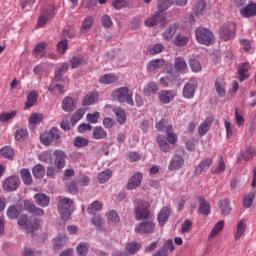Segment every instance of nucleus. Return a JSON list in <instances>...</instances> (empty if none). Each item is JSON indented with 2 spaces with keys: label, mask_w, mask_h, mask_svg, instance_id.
<instances>
[{
  "label": "nucleus",
  "mask_w": 256,
  "mask_h": 256,
  "mask_svg": "<svg viewBox=\"0 0 256 256\" xmlns=\"http://www.w3.org/2000/svg\"><path fill=\"white\" fill-rule=\"evenodd\" d=\"M227 83L225 82V78H217L215 82V89L217 92V95L219 97H225L226 95V87Z\"/></svg>",
  "instance_id": "obj_22"
},
{
  "label": "nucleus",
  "mask_w": 256,
  "mask_h": 256,
  "mask_svg": "<svg viewBox=\"0 0 256 256\" xmlns=\"http://www.w3.org/2000/svg\"><path fill=\"white\" fill-rule=\"evenodd\" d=\"M62 109L66 111V113H71L75 109V103L73 102V98L66 97L62 101Z\"/></svg>",
  "instance_id": "obj_32"
},
{
  "label": "nucleus",
  "mask_w": 256,
  "mask_h": 256,
  "mask_svg": "<svg viewBox=\"0 0 256 256\" xmlns=\"http://www.w3.org/2000/svg\"><path fill=\"white\" fill-rule=\"evenodd\" d=\"M24 207H25L26 211H28V213H32V215H40L41 216V215L45 214V211H43V209L35 207V205L31 204L29 201L24 202Z\"/></svg>",
  "instance_id": "obj_28"
},
{
  "label": "nucleus",
  "mask_w": 256,
  "mask_h": 256,
  "mask_svg": "<svg viewBox=\"0 0 256 256\" xmlns=\"http://www.w3.org/2000/svg\"><path fill=\"white\" fill-rule=\"evenodd\" d=\"M178 29H179V23L171 24L163 34L165 41H171L173 39V35L177 33Z\"/></svg>",
  "instance_id": "obj_26"
},
{
  "label": "nucleus",
  "mask_w": 256,
  "mask_h": 256,
  "mask_svg": "<svg viewBox=\"0 0 256 256\" xmlns=\"http://www.w3.org/2000/svg\"><path fill=\"white\" fill-rule=\"evenodd\" d=\"M219 207H220L221 215H223L224 217H226V215L231 214V202H229V200L227 199L220 200Z\"/></svg>",
  "instance_id": "obj_27"
},
{
  "label": "nucleus",
  "mask_w": 256,
  "mask_h": 256,
  "mask_svg": "<svg viewBox=\"0 0 256 256\" xmlns=\"http://www.w3.org/2000/svg\"><path fill=\"white\" fill-rule=\"evenodd\" d=\"M174 67L178 73H185V71L188 69L187 62L185 59H183V57L175 58Z\"/></svg>",
  "instance_id": "obj_24"
},
{
  "label": "nucleus",
  "mask_w": 256,
  "mask_h": 256,
  "mask_svg": "<svg viewBox=\"0 0 256 256\" xmlns=\"http://www.w3.org/2000/svg\"><path fill=\"white\" fill-rule=\"evenodd\" d=\"M136 205L135 218L137 221H141L143 219H147V221L138 224L135 227V231L143 234L153 233L155 231V223H153L151 212H149V207H151V204L142 200H136Z\"/></svg>",
  "instance_id": "obj_1"
},
{
  "label": "nucleus",
  "mask_w": 256,
  "mask_h": 256,
  "mask_svg": "<svg viewBox=\"0 0 256 256\" xmlns=\"http://www.w3.org/2000/svg\"><path fill=\"white\" fill-rule=\"evenodd\" d=\"M119 221V214H117L114 210H111L108 213V222L110 223V225H117Z\"/></svg>",
  "instance_id": "obj_56"
},
{
  "label": "nucleus",
  "mask_w": 256,
  "mask_h": 256,
  "mask_svg": "<svg viewBox=\"0 0 256 256\" xmlns=\"http://www.w3.org/2000/svg\"><path fill=\"white\" fill-rule=\"evenodd\" d=\"M199 202H200V206L198 210L199 213L207 217V215L211 213V206L209 205V202L205 201V198H203L202 196L199 197Z\"/></svg>",
  "instance_id": "obj_25"
},
{
  "label": "nucleus",
  "mask_w": 256,
  "mask_h": 256,
  "mask_svg": "<svg viewBox=\"0 0 256 256\" xmlns=\"http://www.w3.org/2000/svg\"><path fill=\"white\" fill-rule=\"evenodd\" d=\"M165 129L168 143H170V145H175V143H177V134L173 132V126L168 125Z\"/></svg>",
  "instance_id": "obj_30"
},
{
  "label": "nucleus",
  "mask_w": 256,
  "mask_h": 256,
  "mask_svg": "<svg viewBox=\"0 0 256 256\" xmlns=\"http://www.w3.org/2000/svg\"><path fill=\"white\" fill-rule=\"evenodd\" d=\"M249 69H251V66L249 65V62L242 63L238 67V79L239 81H245L249 79Z\"/></svg>",
  "instance_id": "obj_16"
},
{
  "label": "nucleus",
  "mask_w": 256,
  "mask_h": 256,
  "mask_svg": "<svg viewBox=\"0 0 256 256\" xmlns=\"http://www.w3.org/2000/svg\"><path fill=\"white\" fill-rule=\"evenodd\" d=\"M196 89L197 81L190 80L183 88V97H185V99H193Z\"/></svg>",
  "instance_id": "obj_9"
},
{
  "label": "nucleus",
  "mask_w": 256,
  "mask_h": 256,
  "mask_svg": "<svg viewBox=\"0 0 256 256\" xmlns=\"http://www.w3.org/2000/svg\"><path fill=\"white\" fill-rule=\"evenodd\" d=\"M113 113H115L118 123L120 125H125L127 121V114H125V110L121 108H114Z\"/></svg>",
  "instance_id": "obj_34"
},
{
  "label": "nucleus",
  "mask_w": 256,
  "mask_h": 256,
  "mask_svg": "<svg viewBox=\"0 0 256 256\" xmlns=\"http://www.w3.org/2000/svg\"><path fill=\"white\" fill-rule=\"evenodd\" d=\"M112 176L113 172L111 170H105L98 175V181L99 183H107V181H109Z\"/></svg>",
  "instance_id": "obj_46"
},
{
  "label": "nucleus",
  "mask_w": 256,
  "mask_h": 256,
  "mask_svg": "<svg viewBox=\"0 0 256 256\" xmlns=\"http://www.w3.org/2000/svg\"><path fill=\"white\" fill-rule=\"evenodd\" d=\"M20 175L24 185H31V183H33V177L31 176V172L29 171V169H22L20 171Z\"/></svg>",
  "instance_id": "obj_37"
},
{
  "label": "nucleus",
  "mask_w": 256,
  "mask_h": 256,
  "mask_svg": "<svg viewBox=\"0 0 256 256\" xmlns=\"http://www.w3.org/2000/svg\"><path fill=\"white\" fill-rule=\"evenodd\" d=\"M0 153L5 157V159H13L15 155L13 149L9 146H4L2 149H0Z\"/></svg>",
  "instance_id": "obj_52"
},
{
  "label": "nucleus",
  "mask_w": 256,
  "mask_h": 256,
  "mask_svg": "<svg viewBox=\"0 0 256 256\" xmlns=\"http://www.w3.org/2000/svg\"><path fill=\"white\" fill-rule=\"evenodd\" d=\"M205 7H207V4L205 1H199L195 4L193 11L195 15H203V11H205Z\"/></svg>",
  "instance_id": "obj_51"
},
{
  "label": "nucleus",
  "mask_w": 256,
  "mask_h": 256,
  "mask_svg": "<svg viewBox=\"0 0 256 256\" xmlns=\"http://www.w3.org/2000/svg\"><path fill=\"white\" fill-rule=\"evenodd\" d=\"M74 145L78 148L87 147V145H89V140L83 137H76L74 140Z\"/></svg>",
  "instance_id": "obj_64"
},
{
  "label": "nucleus",
  "mask_w": 256,
  "mask_h": 256,
  "mask_svg": "<svg viewBox=\"0 0 256 256\" xmlns=\"http://www.w3.org/2000/svg\"><path fill=\"white\" fill-rule=\"evenodd\" d=\"M68 69H69V64L67 63L62 64L61 67L56 71L55 80L56 81L61 80V77H63V73H66Z\"/></svg>",
  "instance_id": "obj_59"
},
{
  "label": "nucleus",
  "mask_w": 256,
  "mask_h": 256,
  "mask_svg": "<svg viewBox=\"0 0 256 256\" xmlns=\"http://www.w3.org/2000/svg\"><path fill=\"white\" fill-rule=\"evenodd\" d=\"M112 99L118 101V103H128V105H135L133 101V91L127 87H120L115 89L111 94Z\"/></svg>",
  "instance_id": "obj_3"
},
{
  "label": "nucleus",
  "mask_w": 256,
  "mask_h": 256,
  "mask_svg": "<svg viewBox=\"0 0 256 256\" xmlns=\"http://www.w3.org/2000/svg\"><path fill=\"white\" fill-rule=\"evenodd\" d=\"M54 157V165L58 171H61V169L65 168V159H67V154L62 150H56L54 152Z\"/></svg>",
  "instance_id": "obj_10"
},
{
  "label": "nucleus",
  "mask_w": 256,
  "mask_h": 256,
  "mask_svg": "<svg viewBox=\"0 0 256 256\" xmlns=\"http://www.w3.org/2000/svg\"><path fill=\"white\" fill-rule=\"evenodd\" d=\"M171 5L184 7V5H187V0H158V13L145 21L146 27H153L157 25V23L167 25V19L165 18L163 11H167Z\"/></svg>",
  "instance_id": "obj_2"
},
{
  "label": "nucleus",
  "mask_w": 256,
  "mask_h": 256,
  "mask_svg": "<svg viewBox=\"0 0 256 256\" xmlns=\"http://www.w3.org/2000/svg\"><path fill=\"white\" fill-rule=\"evenodd\" d=\"M45 119L42 113H32L28 119L29 125H39Z\"/></svg>",
  "instance_id": "obj_39"
},
{
  "label": "nucleus",
  "mask_w": 256,
  "mask_h": 256,
  "mask_svg": "<svg viewBox=\"0 0 256 256\" xmlns=\"http://www.w3.org/2000/svg\"><path fill=\"white\" fill-rule=\"evenodd\" d=\"M99 101V92H89L82 100L83 107H89V105H95Z\"/></svg>",
  "instance_id": "obj_14"
},
{
  "label": "nucleus",
  "mask_w": 256,
  "mask_h": 256,
  "mask_svg": "<svg viewBox=\"0 0 256 256\" xmlns=\"http://www.w3.org/2000/svg\"><path fill=\"white\" fill-rule=\"evenodd\" d=\"M213 116L207 117L198 127V133L200 137L207 135V131L211 129V125H213Z\"/></svg>",
  "instance_id": "obj_15"
},
{
  "label": "nucleus",
  "mask_w": 256,
  "mask_h": 256,
  "mask_svg": "<svg viewBox=\"0 0 256 256\" xmlns=\"http://www.w3.org/2000/svg\"><path fill=\"white\" fill-rule=\"evenodd\" d=\"M240 14L242 17H245L246 19L255 17L256 16V3L250 2L249 4L244 6L242 9H240Z\"/></svg>",
  "instance_id": "obj_13"
},
{
  "label": "nucleus",
  "mask_w": 256,
  "mask_h": 256,
  "mask_svg": "<svg viewBox=\"0 0 256 256\" xmlns=\"http://www.w3.org/2000/svg\"><path fill=\"white\" fill-rule=\"evenodd\" d=\"M73 206V200L69 198H63L58 202V211L63 221H67L71 217V207Z\"/></svg>",
  "instance_id": "obj_6"
},
{
  "label": "nucleus",
  "mask_w": 256,
  "mask_h": 256,
  "mask_svg": "<svg viewBox=\"0 0 256 256\" xmlns=\"http://www.w3.org/2000/svg\"><path fill=\"white\" fill-rule=\"evenodd\" d=\"M61 139V132L59 129L53 127L49 131H45L40 135V142L42 145L49 147L52 143H59Z\"/></svg>",
  "instance_id": "obj_4"
},
{
  "label": "nucleus",
  "mask_w": 256,
  "mask_h": 256,
  "mask_svg": "<svg viewBox=\"0 0 256 256\" xmlns=\"http://www.w3.org/2000/svg\"><path fill=\"white\" fill-rule=\"evenodd\" d=\"M190 68L194 73H199L203 69L201 63H199L196 59H191L189 62Z\"/></svg>",
  "instance_id": "obj_62"
},
{
  "label": "nucleus",
  "mask_w": 256,
  "mask_h": 256,
  "mask_svg": "<svg viewBox=\"0 0 256 256\" xmlns=\"http://www.w3.org/2000/svg\"><path fill=\"white\" fill-rule=\"evenodd\" d=\"M211 165H213V159L206 158L202 160L199 166L196 168V173L201 174L203 171H207Z\"/></svg>",
  "instance_id": "obj_33"
},
{
  "label": "nucleus",
  "mask_w": 256,
  "mask_h": 256,
  "mask_svg": "<svg viewBox=\"0 0 256 256\" xmlns=\"http://www.w3.org/2000/svg\"><path fill=\"white\" fill-rule=\"evenodd\" d=\"M100 117L101 114L99 112L88 113L86 115V121H88V123L95 124L97 121H99Z\"/></svg>",
  "instance_id": "obj_60"
},
{
  "label": "nucleus",
  "mask_w": 256,
  "mask_h": 256,
  "mask_svg": "<svg viewBox=\"0 0 256 256\" xmlns=\"http://www.w3.org/2000/svg\"><path fill=\"white\" fill-rule=\"evenodd\" d=\"M191 229H193V222L190 220H185L181 225V234L185 235L190 233Z\"/></svg>",
  "instance_id": "obj_55"
},
{
  "label": "nucleus",
  "mask_w": 256,
  "mask_h": 256,
  "mask_svg": "<svg viewBox=\"0 0 256 256\" xmlns=\"http://www.w3.org/2000/svg\"><path fill=\"white\" fill-rule=\"evenodd\" d=\"M139 249H141V244L137 242H131L127 244L125 247V251L127 255H135V253H137Z\"/></svg>",
  "instance_id": "obj_38"
},
{
  "label": "nucleus",
  "mask_w": 256,
  "mask_h": 256,
  "mask_svg": "<svg viewBox=\"0 0 256 256\" xmlns=\"http://www.w3.org/2000/svg\"><path fill=\"white\" fill-rule=\"evenodd\" d=\"M176 95L177 93L174 90H162L159 92V100L164 105H168L175 99Z\"/></svg>",
  "instance_id": "obj_12"
},
{
  "label": "nucleus",
  "mask_w": 256,
  "mask_h": 256,
  "mask_svg": "<svg viewBox=\"0 0 256 256\" xmlns=\"http://www.w3.org/2000/svg\"><path fill=\"white\" fill-rule=\"evenodd\" d=\"M93 137L96 140L105 139L107 137V132L103 129V127H95L93 130Z\"/></svg>",
  "instance_id": "obj_48"
},
{
  "label": "nucleus",
  "mask_w": 256,
  "mask_h": 256,
  "mask_svg": "<svg viewBox=\"0 0 256 256\" xmlns=\"http://www.w3.org/2000/svg\"><path fill=\"white\" fill-rule=\"evenodd\" d=\"M195 35L196 40L200 43V45H213L215 41V36L213 35V32H211L207 28H197Z\"/></svg>",
  "instance_id": "obj_5"
},
{
  "label": "nucleus",
  "mask_w": 256,
  "mask_h": 256,
  "mask_svg": "<svg viewBox=\"0 0 256 256\" xmlns=\"http://www.w3.org/2000/svg\"><path fill=\"white\" fill-rule=\"evenodd\" d=\"M37 99H39V92L38 91H31L27 95V101L25 102L24 109H31L37 103Z\"/></svg>",
  "instance_id": "obj_21"
},
{
  "label": "nucleus",
  "mask_w": 256,
  "mask_h": 256,
  "mask_svg": "<svg viewBox=\"0 0 256 256\" xmlns=\"http://www.w3.org/2000/svg\"><path fill=\"white\" fill-rule=\"evenodd\" d=\"M224 227H225V221H223V220L218 221L214 225V227L212 228V230H211V232H210V234L208 236L209 241H211V239H215V237H217V235L221 231H223Z\"/></svg>",
  "instance_id": "obj_23"
},
{
  "label": "nucleus",
  "mask_w": 256,
  "mask_h": 256,
  "mask_svg": "<svg viewBox=\"0 0 256 256\" xmlns=\"http://www.w3.org/2000/svg\"><path fill=\"white\" fill-rule=\"evenodd\" d=\"M17 117V110H13L12 112H2L0 113V123H9L12 119Z\"/></svg>",
  "instance_id": "obj_35"
},
{
  "label": "nucleus",
  "mask_w": 256,
  "mask_h": 256,
  "mask_svg": "<svg viewBox=\"0 0 256 256\" xmlns=\"http://www.w3.org/2000/svg\"><path fill=\"white\" fill-rule=\"evenodd\" d=\"M115 81H117L115 74H105L99 79V82L102 85H111V83H115Z\"/></svg>",
  "instance_id": "obj_42"
},
{
  "label": "nucleus",
  "mask_w": 256,
  "mask_h": 256,
  "mask_svg": "<svg viewBox=\"0 0 256 256\" xmlns=\"http://www.w3.org/2000/svg\"><path fill=\"white\" fill-rule=\"evenodd\" d=\"M101 209H103V204L99 201H94L88 208L87 212L90 213V215H95V213H99Z\"/></svg>",
  "instance_id": "obj_47"
},
{
  "label": "nucleus",
  "mask_w": 256,
  "mask_h": 256,
  "mask_svg": "<svg viewBox=\"0 0 256 256\" xmlns=\"http://www.w3.org/2000/svg\"><path fill=\"white\" fill-rule=\"evenodd\" d=\"M69 48V43L67 42V40H61L58 44H57V51L60 55H64V53L67 52V49Z\"/></svg>",
  "instance_id": "obj_57"
},
{
  "label": "nucleus",
  "mask_w": 256,
  "mask_h": 256,
  "mask_svg": "<svg viewBox=\"0 0 256 256\" xmlns=\"http://www.w3.org/2000/svg\"><path fill=\"white\" fill-rule=\"evenodd\" d=\"M19 183H21V181L19 180V177L10 176L7 179H5L3 183V189L8 193L11 191H17V189H19Z\"/></svg>",
  "instance_id": "obj_8"
},
{
  "label": "nucleus",
  "mask_w": 256,
  "mask_h": 256,
  "mask_svg": "<svg viewBox=\"0 0 256 256\" xmlns=\"http://www.w3.org/2000/svg\"><path fill=\"white\" fill-rule=\"evenodd\" d=\"M183 165H185V160L183 159V157L176 155L170 161L168 169L169 171H177L178 169H181Z\"/></svg>",
  "instance_id": "obj_19"
},
{
  "label": "nucleus",
  "mask_w": 256,
  "mask_h": 256,
  "mask_svg": "<svg viewBox=\"0 0 256 256\" xmlns=\"http://www.w3.org/2000/svg\"><path fill=\"white\" fill-rule=\"evenodd\" d=\"M32 173L36 179H43L45 177V166L37 164L33 167Z\"/></svg>",
  "instance_id": "obj_36"
},
{
  "label": "nucleus",
  "mask_w": 256,
  "mask_h": 256,
  "mask_svg": "<svg viewBox=\"0 0 256 256\" xmlns=\"http://www.w3.org/2000/svg\"><path fill=\"white\" fill-rule=\"evenodd\" d=\"M220 38L223 41H231L235 37V27L233 26H222L219 31Z\"/></svg>",
  "instance_id": "obj_11"
},
{
  "label": "nucleus",
  "mask_w": 256,
  "mask_h": 256,
  "mask_svg": "<svg viewBox=\"0 0 256 256\" xmlns=\"http://www.w3.org/2000/svg\"><path fill=\"white\" fill-rule=\"evenodd\" d=\"M29 135V132L26 128H20L16 131L15 139L16 141H23Z\"/></svg>",
  "instance_id": "obj_61"
},
{
  "label": "nucleus",
  "mask_w": 256,
  "mask_h": 256,
  "mask_svg": "<svg viewBox=\"0 0 256 256\" xmlns=\"http://www.w3.org/2000/svg\"><path fill=\"white\" fill-rule=\"evenodd\" d=\"M92 26H93V17L89 16L85 18V20L82 23V28H81L82 33H87V31L90 30Z\"/></svg>",
  "instance_id": "obj_53"
},
{
  "label": "nucleus",
  "mask_w": 256,
  "mask_h": 256,
  "mask_svg": "<svg viewBox=\"0 0 256 256\" xmlns=\"http://www.w3.org/2000/svg\"><path fill=\"white\" fill-rule=\"evenodd\" d=\"M20 213L21 210H19V207L10 206L7 211V216L9 217V219H17Z\"/></svg>",
  "instance_id": "obj_50"
},
{
  "label": "nucleus",
  "mask_w": 256,
  "mask_h": 256,
  "mask_svg": "<svg viewBox=\"0 0 256 256\" xmlns=\"http://www.w3.org/2000/svg\"><path fill=\"white\" fill-rule=\"evenodd\" d=\"M256 152L255 149L248 147L241 153V158L243 161H251L253 157H255Z\"/></svg>",
  "instance_id": "obj_41"
},
{
  "label": "nucleus",
  "mask_w": 256,
  "mask_h": 256,
  "mask_svg": "<svg viewBox=\"0 0 256 256\" xmlns=\"http://www.w3.org/2000/svg\"><path fill=\"white\" fill-rule=\"evenodd\" d=\"M166 63L164 59H154L151 60L147 65V71L150 73H153V71H157L159 69H163L165 67Z\"/></svg>",
  "instance_id": "obj_18"
},
{
  "label": "nucleus",
  "mask_w": 256,
  "mask_h": 256,
  "mask_svg": "<svg viewBox=\"0 0 256 256\" xmlns=\"http://www.w3.org/2000/svg\"><path fill=\"white\" fill-rule=\"evenodd\" d=\"M187 43H189L188 36H183V35L179 34L174 38V45H176L177 47H185V45H187Z\"/></svg>",
  "instance_id": "obj_44"
},
{
  "label": "nucleus",
  "mask_w": 256,
  "mask_h": 256,
  "mask_svg": "<svg viewBox=\"0 0 256 256\" xmlns=\"http://www.w3.org/2000/svg\"><path fill=\"white\" fill-rule=\"evenodd\" d=\"M76 251H77L79 256H87V251H89V244L80 243L77 246Z\"/></svg>",
  "instance_id": "obj_58"
},
{
  "label": "nucleus",
  "mask_w": 256,
  "mask_h": 256,
  "mask_svg": "<svg viewBox=\"0 0 256 256\" xmlns=\"http://www.w3.org/2000/svg\"><path fill=\"white\" fill-rule=\"evenodd\" d=\"M157 143L161 151H163L164 153H169V143H167L165 136H158Z\"/></svg>",
  "instance_id": "obj_45"
},
{
  "label": "nucleus",
  "mask_w": 256,
  "mask_h": 256,
  "mask_svg": "<svg viewBox=\"0 0 256 256\" xmlns=\"http://www.w3.org/2000/svg\"><path fill=\"white\" fill-rule=\"evenodd\" d=\"M171 215V209L169 207H164L160 210L158 214V223L160 227H163L167 221H169V216Z\"/></svg>",
  "instance_id": "obj_20"
},
{
  "label": "nucleus",
  "mask_w": 256,
  "mask_h": 256,
  "mask_svg": "<svg viewBox=\"0 0 256 256\" xmlns=\"http://www.w3.org/2000/svg\"><path fill=\"white\" fill-rule=\"evenodd\" d=\"M248 229L247 219L242 218L236 222L235 229L233 231V237L235 241H239L242 239L244 235H246Z\"/></svg>",
  "instance_id": "obj_7"
},
{
  "label": "nucleus",
  "mask_w": 256,
  "mask_h": 256,
  "mask_svg": "<svg viewBox=\"0 0 256 256\" xmlns=\"http://www.w3.org/2000/svg\"><path fill=\"white\" fill-rule=\"evenodd\" d=\"M255 199V192H250L244 196L242 205L245 209H250L253 205V201Z\"/></svg>",
  "instance_id": "obj_40"
},
{
  "label": "nucleus",
  "mask_w": 256,
  "mask_h": 256,
  "mask_svg": "<svg viewBox=\"0 0 256 256\" xmlns=\"http://www.w3.org/2000/svg\"><path fill=\"white\" fill-rule=\"evenodd\" d=\"M39 161H41L42 163H51L53 161L52 158V154L51 151L47 150L42 152L39 156H38Z\"/></svg>",
  "instance_id": "obj_49"
},
{
  "label": "nucleus",
  "mask_w": 256,
  "mask_h": 256,
  "mask_svg": "<svg viewBox=\"0 0 256 256\" xmlns=\"http://www.w3.org/2000/svg\"><path fill=\"white\" fill-rule=\"evenodd\" d=\"M85 111L86 110L84 108L78 109L71 117V124L76 125L77 123H79V121L83 119V116L85 115Z\"/></svg>",
  "instance_id": "obj_43"
},
{
  "label": "nucleus",
  "mask_w": 256,
  "mask_h": 256,
  "mask_svg": "<svg viewBox=\"0 0 256 256\" xmlns=\"http://www.w3.org/2000/svg\"><path fill=\"white\" fill-rule=\"evenodd\" d=\"M143 181V175L141 173H135L129 180L127 184V189L133 190L137 189L141 185V182Z\"/></svg>",
  "instance_id": "obj_17"
},
{
  "label": "nucleus",
  "mask_w": 256,
  "mask_h": 256,
  "mask_svg": "<svg viewBox=\"0 0 256 256\" xmlns=\"http://www.w3.org/2000/svg\"><path fill=\"white\" fill-rule=\"evenodd\" d=\"M70 65L72 69H77L80 65H85V60L83 58L74 57L70 60Z\"/></svg>",
  "instance_id": "obj_63"
},
{
  "label": "nucleus",
  "mask_w": 256,
  "mask_h": 256,
  "mask_svg": "<svg viewBox=\"0 0 256 256\" xmlns=\"http://www.w3.org/2000/svg\"><path fill=\"white\" fill-rule=\"evenodd\" d=\"M34 199L40 207H47L50 203V199L46 194L38 193L34 196Z\"/></svg>",
  "instance_id": "obj_29"
},
{
  "label": "nucleus",
  "mask_w": 256,
  "mask_h": 256,
  "mask_svg": "<svg viewBox=\"0 0 256 256\" xmlns=\"http://www.w3.org/2000/svg\"><path fill=\"white\" fill-rule=\"evenodd\" d=\"M143 91L144 95H146V97H149L150 95H155V93L159 91V87L155 82H150L144 87Z\"/></svg>",
  "instance_id": "obj_31"
},
{
  "label": "nucleus",
  "mask_w": 256,
  "mask_h": 256,
  "mask_svg": "<svg viewBox=\"0 0 256 256\" xmlns=\"http://www.w3.org/2000/svg\"><path fill=\"white\" fill-rule=\"evenodd\" d=\"M45 49H47V43L42 42L36 45L34 51L38 57H44Z\"/></svg>",
  "instance_id": "obj_54"
}]
</instances>
